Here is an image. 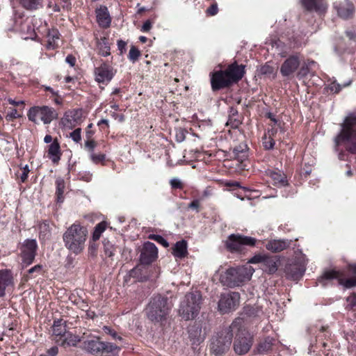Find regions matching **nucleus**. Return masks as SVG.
Wrapping results in <instances>:
<instances>
[{
    "label": "nucleus",
    "mask_w": 356,
    "mask_h": 356,
    "mask_svg": "<svg viewBox=\"0 0 356 356\" xmlns=\"http://www.w3.org/2000/svg\"><path fill=\"white\" fill-rule=\"evenodd\" d=\"M156 259V246L149 241L145 242L143 245L140 261L142 266H149Z\"/></svg>",
    "instance_id": "4468645a"
},
{
    "label": "nucleus",
    "mask_w": 356,
    "mask_h": 356,
    "mask_svg": "<svg viewBox=\"0 0 356 356\" xmlns=\"http://www.w3.org/2000/svg\"><path fill=\"white\" fill-rule=\"evenodd\" d=\"M279 261L276 257L266 254L261 268L268 274H273L277 270Z\"/></svg>",
    "instance_id": "aec40b11"
},
{
    "label": "nucleus",
    "mask_w": 356,
    "mask_h": 356,
    "mask_svg": "<svg viewBox=\"0 0 356 356\" xmlns=\"http://www.w3.org/2000/svg\"><path fill=\"white\" fill-rule=\"evenodd\" d=\"M245 74V66L234 63L229 65L225 70L211 73V85L213 91L227 88L240 81Z\"/></svg>",
    "instance_id": "f257e3e1"
},
{
    "label": "nucleus",
    "mask_w": 356,
    "mask_h": 356,
    "mask_svg": "<svg viewBox=\"0 0 356 356\" xmlns=\"http://www.w3.org/2000/svg\"><path fill=\"white\" fill-rule=\"evenodd\" d=\"M246 147L245 145H240L234 147L232 152L234 157L241 161L244 160L247 157Z\"/></svg>",
    "instance_id": "58836bf2"
},
{
    "label": "nucleus",
    "mask_w": 356,
    "mask_h": 356,
    "mask_svg": "<svg viewBox=\"0 0 356 356\" xmlns=\"http://www.w3.org/2000/svg\"><path fill=\"white\" fill-rule=\"evenodd\" d=\"M29 166L28 165H26L23 168H22V174L19 175V179H20V181L22 182H25L26 180H27V178H28V175L29 173Z\"/></svg>",
    "instance_id": "052dcab7"
},
{
    "label": "nucleus",
    "mask_w": 356,
    "mask_h": 356,
    "mask_svg": "<svg viewBox=\"0 0 356 356\" xmlns=\"http://www.w3.org/2000/svg\"><path fill=\"white\" fill-rule=\"evenodd\" d=\"M30 121L38 124L42 121L44 124H48L54 119L58 118L56 111L47 106L31 107L27 114Z\"/></svg>",
    "instance_id": "423d86ee"
},
{
    "label": "nucleus",
    "mask_w": 356,
    "mask_h": 356,
    "mask_svg": "<svg viewBox=\"0 0 356 356\" xmlns=\"http://www.w3.org/2000/svg\"><path fill=\"white\" fill-rule=\"evenodd\" d=\"M88 234L86 227L78 222L73 223L63 235L65 247L76 255L81 253L85 248Z\"/></svg>",
    "instance_id": "f03ea898"
},
{
    "label": "nucleus",
    "mask_w": 356,
    "mask_h": 356,
    "mask_svg": "<svg viewBox=\"0 0 356 356\" xmlns=\"http://www.w3.org/2000/svg\"><path fill=\"white\" fill-rule=\"evenodd\" d=\"M202 304L200 292L188 293L180 302L179 315L185 321L194 319L199 314Z\"/></svg>",
    "instance_id": "39448f33"
},
{
    "label": "nucleus",
    "mask_w": 356,
    "mask_h": 356,
    "mask_svg": "<svg viewBox=\"0 0 356 356\" xmlns=\"http://www.w3.org/2000/svg\"><path fill=\"white\" fill-rule=\"evenodd\" d=\"M81 348L94 356H118L120 347L110 342H104L99 337L89 338L82 343Z\"/></svg>",
    "instance_id": "20e7f679"
},
{
    "label": "nucleus",
    "mask_w": 356,
    "mask_h": 356,
    "mask_svg": "<svg viewBox=\"0 0 356 356\" xmlns=\"http://www.w3.org/2000/svg\"><path fill=\"white\" fill-rule=\"evenodd\" d=\"M56 341L60 343V346L66 348L76 346L81 341V339L79 336L68 332L60 340H56Z\"/></svg>",
    "instance_id": "bb28decb"
},
{
    "label": "nucleus",
    "mask_w": 356,
    "mask_h": 356,
    "mask_svg": "<svg viewBox=\"0 0 356 356\" xmlns=\"http://www.w3.org/2000/svg\"><path fill=\"white\" fill-rule=\"evenodd\" d=\"M343 143L346 149L352 154H356V129L347 138H341L340 144Z\"/></svg>",
    "instance_id": "7c9ffc66"
},
{
    "label": "nucleus",
    "mask_w": 356,
    "mask_h": 356,
    "mask_svg": "<svg viewBox=\"0 0 356 356\" xmlns=\"http://www.w3.org/2000/svg\"><path fill=\"white\" fill-rule=\"evenodd\" d=\"M40 236H42L44 238L49 237L50 236V228L49 223L43 222L39 225Z\"/></svg>",
    "instance_id": "49530a36"
},
{
    "label": "nucleus",
    "mask_w": 356,
    "mask_h": 356,
    "mask_svg": "<svg viewBox=\"0 0 356 356\" xmlns=\"http://www.w3.org/2000/svg\"><path fill=\"white\" fill-rule=\"evenodd\" d=\"M257 240L250 236L232 234L229 236L225 242L226 248L231 252L242 253L245 251V246H254Z\"/></svg>",
    "instance_id": "6e6552de"
},
{
    "label": "nucleus",
    "mask_w": 356,
    "mask_h": 356,
    "mask_svg": "<svg viewBox=\"0 0 356 356\" xmlns=\"http://www.w3.org/2000/svg\"><path fill=\"white\" fill-rule=\"evenodd\" d=\"M348 307L350 309L356 306V294L353 293L346 298Z\"/></svg>",
    "instance_id": "e2e57ef3"
},
{
    "label": "nucleus",
    "mask_w": 356,
    "mask_h": 356,
    "mask_svg": "<svg viewBox=\"0 0 356 356\" xmlns=\"http://www.w3.org/2000/svg\"><path fill=\"white\" fill-rule=\"evenodd\" d=\"M99 54L103 56L110 55V46L108 39L105 37L100 38L97 42Z\"/></svg>",
    "instance_id": "f704fd0d"
},
{
    "label": "nucleus",
    "mask_w": 356,
    "mask_h": 356,
    "mask_svg": "<svg viewBox=\"0 0 356 356\" xmlns=\"http://www.w3.org/2000/svg\"><path fill=\"white\" fill-rule=\"evenodd\" d=\"M291 243L288 240H270L266 244V248L273 252H280L288 248Z\"/></svg>",
    "instance_id": "412c9836"
},
{
    "label": "nucleus",
    "mask_w": 356,
    "mask_h": 356,
    "mask_svg": "<svg viewBox=\"0 0 356 356\" xmlns=\"http://www.w3.org/2000/svg\"><path fill=\"white\" fill-rule=\"evenodd\" d=\"M266 254H256L248 260V264H261L262 265L263 261L265 258Z\"/></svg>",
    "instance_id": "5fc2aeb1"
},
{
    "label": "nucleus",
    "mask_w": 356,
    "mask_h": 356,
    "mask_svg": "<svg viewBox=\"0 0 356 356\" xmlns=\"http://www.w3.org/2000/svg\"><path fill=\"white\" fill-rule=\"evenodd\" d=\"M300 65V60L298 56L289 57L282 65L280 72L284 76H288L294 73Z\"/></svg>",
    "instance_id": "f3484780"
},
{
    "label": "nucleus",
    "mask_w": 356,
    "mask_h": 356,
    "mask_svg": "<svg viewBox=\"0 0 356 356\" xmlns=\"http://www.w3.org/2000/svg\"><path fill=\"white\" fill-rule=\"evenodd\" d=\"M56 197L58 202L63 201V193L65 189V181L62 178H58L56 181Z\"/></svg>",
    "instance_id": "ea45409f"
},
{
    "label": "nucleus",
    "mask_w": 356,
    "mask_h": 356,
    "mask_svg": "<svg viewBox=\"0 0 356 356\" xmlns=\"http://www.w3.org/2000/svg\"><path fill=\"white\" fill-rule=\"evenodd\" d=\"M272 345L273 339L267 338L259 343L257 346V351L261 354L267 353L271 349Z\"/></svg>",
    "instance_id": "a19ab883"
},
{
    "label": "nucleus",
    "mask_w": 356,
    "mask_h": 356,
    "mask_svg": "<svg viewBox=\"0 0 356 356\" xmlns=\"http://www.w3.org/2000/svg\"><path fill=\"white\" fill-rule=\"evenodd\" d=\"M305 271V266L302 264H290L289 266L286 268V273L294 280L302 277Z\"/></svg>",
    "instance_id": "c756f323"
},
{
    "label": "nucleus",
    "mask_w": 356,
    "mask_h": 356,
    "mask_svg": "<svg viewBox=\"0 0 356 356\" xmlns=\"http://www.w3.org/2000/svg\"><path fill=\"white\" fill-rule=\"evenodd\" d=\"M90 159L92 160V161L95 164H97V163L102 162L105 160V154H96L94 152H92L90 154Z\"/></svg>",
    "instance_id": "864d4df0"
},
{
    "label": "nucleus",
    "mask_w": 356,
    "mask_h": 356,
    "mask_svg": "<svg viewBox=\"0 0 356 356\" xmlns=\"http://www.w3.org/2000/svg\"><path fill=\"white\" fill-rule=\"evenodd\" d=\"M218 12V6L216 3L212 4L210 7H209L207 10V14L210 16L216 15Z\"/></svg>",
    "instance_id": "0e129e2a"
},
{
    "label": "nucleus",
    "mask_w": 356,
    "mask_h": 356,
    "mask_svg": "<svg viewBox=\"0 0 356 356\" xmlns=\"http://www.w3.org/2000/svg\"><path fill=\"white\" fill-rule=\"evenodd\" d=\"M172 304L167 298H159L157 300V317L165 318L171 309Z\"/></svg>",
    "instance_id": "b1692460"
},
{
    "label": "nucleus",
    "mask_w": 356,
    "mask_h": 356,
    "mask_svg": "<svg viewBox=\"0 0 356 356\" xmlns=\"http://www.w3.org/2000/svg\"><path fill=\"white\" fill-rule=\"evenodd\" d=\"M29 19L24 18V16L22 14L15 15L14 18V24L12 28V30L14 31H17L18 27H21L25 22H26Z\"/></svg>",
    "instance_id": "a18cd8bd"
},
{
    "label": "nucleus",
    "mask_w": 356,
    "mask_h": 356,
    "mask_svg": "<svg viewBox=\"0 0 356 356\" xmlns=\"http://www.w3.org/2000/svg\"><path fill=\"white\" fill-rule=\"evenodd\" d=\"M48 156L54 163H58L60 159L61 151L57 138H55L48 147Z\"/></svg>",
    "instance_id": "5701e85b"
},
{
    "label": "nucleus",
    "mask_w": 356,
    "mask_h": 356,
    "mask_svg": "<svg viewBox=\"0 0 356 356\" xmlns=\"http://www.w3.org/2000/svg\"><path fill=\"white\" fill-rule=\"evenodd\" d=\"M236 337L234 341V350L238 355L246 354L253 343V337L250 333L243 328V323L236 329Z\"/></svg>",
    "instance_id": "0eeeda50"
},
{
    "label": "nucleus",
    "mask_w": 356,
    "mask_h": 356,
    "mask_svg": "<svg viewBox=\"0 0 356 356\" xmlns=\"http://www.w3.org/2000/svg\"><path fill=\"white\" fill-rule=\"evenodd\" d=\"M243 323H244L243 318H236L229 327L218 332L211 339V352L216 355H221L226 353L230 348L234 332Z\"/></svg>",
    "instance_id": "7ed1b4c3"
},
{
    "label": "nucleus",
    "mask_w": 356,
    "mask_h": 356,
    "mask_svg": "<svg viewBox=\"0 0 356 356\" xmlns=\"http://www.w3.org/2000/svg\"><path fill=\"white\" fill-rule=\"evenodd\" d=\"M263 146L266 149H271L275 145V140L273 138L268 137L267 135H264L263 137Z\"/></svg>",
    "instance_id": "de8ad7c7"
},
{
    "label": "nucleus",
    "mask_w": 356,
    "mask_h": 356,
    "mask_svg": "<svg viewBox=\"0 0 356 356\" xmlns=\"http://www.w3.org/2000/svg\"><path fill=\"white\" fill-rule=\"evenodd\" d=\"M47 47L49 49H54L56 46V40L59 38L58 32L56 30H52L47 36Z\"/></svg>",
    "instance_id": "37998d69"
},
{
    "label": "nucleus",
    "mask_w": 356,
    "mask_h": 356,
    "mask_svg": "<svg viewBox=\"0 0 356 356\" xmlns=\"http://www.w3.org/2000/svg\"><path fill=\"white\" fill-rule=\"evenodd\" d=\"M140 55L139 50L134 46H132L129 50L128 58L132 62L137 60Z\"/></svg>",
    "instance_id": "8fccbe9b"
},
{
    "label": "nucleus",
    "mask_w": 356,
    "mask_h": 356,
    "mask_svg": "<svg viewBox=\"0 0 356 356\" xmlns=\"http://www.w3.org/2000/svg\"><path fill=\"white\" fill-rule=\"evenodd\" d=\"M301 3L303 7L309 11L323 13L327 7L323 0H301Z\"/></svg>",
    "instance_id": "6ab92c4d"
},
{
    "label": "nucleus",
    "mask_w": 356,
    "mask_h": 356,
    "mask_svg": "<svg viewBox=\"0 0 356 356\" xmlns=\"http://www.w3.org/2000/svg\"><path fill=\"white\" fill-rule=\"evenodd\" d=\"M81 129L77 128L70 134V137L75 143H79L81 140Z\"/></svg>",
    "instance_id": "603ef678"
},
{
    "label": "nucleus",
    "mask_w": 356,
    "mask_h": 356,
    "mask_svg": "<svg viewBox=\"0 0 356 356\" xmlns=\"http://www.w3.org/2000/svg\"><path fill=\"white\" fill-rule=\"evenodd\" d=\"M97 21L99 26L102 28H108L111 23L108 8L106 6H100L96 10Z\"/></svg>",
    "instance_id": "a211bd4d"
},
{
    "label": "nucleus",
    "mask_w": 356,
    "mask_h": 356,
    "mask_svg": "<svg viewBox=\"0 0 356 356\" xmlns=\"http://www.w3.org/2000/svg\"><path fill=\"white\" fill-rule=\"evenodd\" d=\"M355 9L353 4L346 3L337 8V13L340 17L347 19L353 17Z\"/></svg>",
    "instance_id": "2f4dec72"
},
{
    "label": "nucleus",
    "mask_w": 356,
    "mask_h": 356,
    "mask_svg": "<svg viewBox=\"0 0 356 356\" xmlns=\"http://www.w3.org/2000/svg\"><path fill=\"white\" fill-rule=\"evenodd\" d=\"M58 353L57 346H53L48 349L44 353L41 354L40 356H56Z\"/></svg>",
    "instance_id": "bf43d9fd"
},
{
    "label": "nucleus",
    "mask_w": 356,
    "mask_h": 356,
    "mask_svg": "<svg viewBox=\"0 0 356 356\" xmlns=\"http://www.w3.org/2000/svg\"><path fill=\"white\" fill-rule=\"evenodd\" d=\"M16 32L20 33L22 35H26V38L35 35L34 29L29 19L21 27H18Z\"/></svg>",
    "instance_id": "c9c22d12"
},
{
    "label": "nucleus",
    "mask_w": 356,
    "mask_h": 356,
    "mask_svg": "<svg viewBox=\"0 0 356 356\" xmlns=\"http://www.w3.org/2000/svg\"><path fill=\"white\" fill-rule=\"evenodd\" d=\"M52 329L53 334L56 337H60L59 340L68 332H67L66 321L62 318L54 321Z\"/></svg>",
    "instance_id": "cd10ccee"
},
{
    "label": "nucleus",
    "mask_w": 356,
    "mask_h": 356,
    "mask_svg": "<svg viewBox=\"0 0 356 356\" xmlns=\"http://www.w3.org/2000/svg\"><path fill=\"white\" fill-rule=\"evenodd\" d=\"M170 184L173 189H182L184 188V184L181 180L179 178H172L170 180Z\"/></svg>",
    "instance_id": "3c124183"
},
{
    "label": "nucleus",
    "mask_w": 356,
    "mask_h": 356,
    "mask_svg": "<svg viewBox=\"0 0 356 356\" xmlns=\"http://www.w3.org/2000/svg\"><path fill=\"white\" fill-rule=\"evenodd\" d=\"M341 131L335 138V143L337 145H340L341 138H347L348 135L351 134L356 129V114L349 113L344 119L341 124Z\"/></svg>",
    "instance_id": "9b49d317"
},
{
    "label": "nucleus",
    "mask_w": 356,
    "mask_h": 356,
    "mask_svg": "<svg viewBox=\"0 0 356 356\" xmlns=\"http://www.w3.org/2000/svg\"><path fill=\"white\" fill-rule=\"evenodd\" d=\"M200 204V202L199 200H194L188 204V208L193 210H196V211L198 212Z\"/></svg>",
    "instance_id": "69168bd1"
},
{
    "label": "nucleus",
    "mask_w": 356,
    "mask_h": 356,
    "mask_svg": "<svg viewBox=\"0 0 356 356\" xmlns=\"http://www.w3.org/2000/svg\"><path fill=\"white\" fill-rule=\"evenodd\" d=\"M238 275L236 268H230L220 275V280L223 285L234 287L242 283Z\"/></svg>",
    "instance_id": "2eb2a0df"
},
{
    "label": "nucleus",
    "mask_w": 356,
    "mask_h": 356,
    "mask_svg": "<svg viewBox=\"0 0 356 356\" xmlns=\"http://www.w3.org/2000/svg\"><path fill=\"white\" fill-rule=\"evenodd\" d=\"M129 276L135 278L138 282H145L149 277L147 273L146 266H142L141 264L130 270L129 271Z\"/></svg>",
    "instance_id": "4be33fe9"
},
{
    "label": "nucleus",
    "mask_w": 356,
    "mask_h": 356,
    "mask_svg": "<svg viewBox=\"0 0 356 356\" xmlns=\"http://www.w3.org/2000/svg\"><path fill=\"white\" fill-rule=\"evenodd\" d=\"M269 175L270 178L273 179L275 185H287V180L286 179V176L281 172L271 171L270 172Z\"/></svg>",
    "instance_id": "72a5a7b5"
},
{
    "label": "nucleus",
    "mask_w": 356,
    "mask_h": 356,
    "mask_svg": "<svg viewBox=\"0 0 356 356\" xmlns=\"http://www.w3.org/2000/svg\"><path fill=\"white\" fill-rule=\"evenodd\" d=\"M103 245L105 254L110 258H113L115 255L116 248L109 241L106 239L104 240Z\"/></svg>",
    "instance_id": "c03bdc74"
},
{
    "label": "nucleus",
    "mask_w": 356,
    "mask_h": 356,
    "mask_svg": "<svg viewBox=\"0 0 356 356\" xmlns=\"http://www.w3.org/2000/svg\"><path fill=\"white\" fill-rule=\"evenodd\" d=\"M126 46L127 43L124 41L122 40L118 41V48L120 54H122L126 51Z\"/></svg>",
    "instance_id": "774afa93"
},
{
    "label": "nucleus",
    "mask_w": 356,
    "mask_h": 356,
    "mask_svg": "<svg viewBox=\"0 0 356 356\" xmlns=\"http://www.w3.org/2000/svg\"><path fill=\"white\" fill-rule=\"evenodd\" d=\"M12 284V276L8 270H0V298L4 296L6 288Z\"/></svg>",
    "instance_id": "c85d7f7f"
},
{
    "label": "nucleus",
    "mask_w": 356,
    "mask_h": 356,
    "mask_svg": "<svg viewBox=\"0 0 356 356\" xmlns=\"http://www.w3.org/2000/svg\"><path fill=\"white\" fill-rule=\"evenodd\" d=\"M107 223L105 221H102L98 223L95 227L92 234V240L96 241L99 239L101 234L106 229Z\"/></svg>",
    "instance_id": "79ce46f5"
},
{
    "label": "nucleus",
    "mask_w": 356,
    "mask_h": 356,
    "mask_svg": "<svg viewBox=\"0 0 356 356\" xmlns=\"http://www.w3.org/2000/svg\"><path fill=\"white\" fill-rule=\"evenodd\" d=\"M240 295L236 292L222 294L218 302V309L221 313H228L236 309L239 304Z\"/></svg>",
    "instance_id": "9d476101"
},
{
    "label": "nucleus",
    "mask_w": 356,
    "mask_h": 356,
    "mask_svg": "<svg viewBox=\"0 0 356 356\" xmlns=\"http://www.w3.org/2000/svg\"><path fill=\"white\" fill-rule=\"evenodd\" d=\"M94 73L97 82L108 83L114 76L115 71L111 65L104 62L95 68Z\"/></svg>",
    "instance_id": "ddd939ff"
},
{
    "label": "nucleus",
    "mask_w": 356,
    "mask_h": 356,
    "mask_svg": "<svg viewBox=\"0 0 356 356\" xmlns=\"http://www.w3.org/2000/svg\"><path fill=\"white\" fill-rule=\"evenodd\" d=\"M21 117V115L18 113L17 111L15 108L12 109L9 113L6 115V119L8 121H11L14 119H17Z\"/></svg>",
    "instance_id": "4d7b16f0"
},
{
    "label": "nucleus",
    "mask_w": 356,
    "mask_h": 356,
    "mask_svg": "<svg viewBox=\"0 0 356 356\" xmlns=\"http://www.w3.org/2000/svg\"><path fill=\"white\" fill-rule=\"evenodd\" d=\"M260 72L262 74H269L270 75V74H273L274 69L270 65L266 63V65H263L261 67Z\"/></svg>",
    "instance_id": "13d9d810"
},
{
    "label": "nucleus",
    "mask_w": 356,
    "mask_h": 356,
    "mask_svg": "<svg viewBox=\"0 0 356 356\" xmlns=\"http://www.w3.org/2000/svg\"><path fill=\"white\" fill-rule=\"evenodd\" d=\"M90 243L89 247H88V252L89 253L92 255L95 256L97 250V245L95 243Z\"/></svg>",
    "instance_id": "338daca9"
},
{
    "label": "nucleus",
    "mask_w": 356,
    "mask_h": 356,
    "mask_svg": "<svg viewBox=\"0 0 356 356\" xmlns=\"http://www.w3.org/2000/svg\"><path fill=\"white\" fill-rule=\"evenodd\" d=\"M81 115V110L69 111L65 113L61 122L66 128L73 129L80 123Z\"/></svg>",
    "instance_id": "dca6fc26"
},
{
    "label": "nucleus",
    "mask_w": 356,
    "mask_h": 356,
    "mask_svg": "<svg viewBox=\"0 0 356 356\" xmlns=\"http://www.w3.org/2000/svg\"><path fill=\"white\" fill-rule=\"evenodd\" d=\"M175 138L176 140L179 143H181L186 138V131L183 129H177L175 131Z\"/></svg>",
    "instance_id": "6e6d98bb"
},
{
    "label": "nucleus",
    "mask_w": 356,
    "mask_h": 356,
    "mask_svg": "<svg viewBox=\"0 0 356 356\" xmlns=\"http://www.w3.org/2000/svg\"><path fill=\"white\" fill-rule=\"evenodd\" d=\"M93 134L94 131H89L88 130L86 131L87 140L85 143V147L90 152V154L94 152V149L97 146V143L92 139Z\"/></svg>",
    "instance_id": "4c0bfd02"
},
{
    "label": "nucleus",
    "mask_w": 356,
    "mask_h": 356,
    "mask_svg": "<svg viewBox=\"0 0 356 356\" xmlns=\"http://www.w3.org/2000/svg\"><path fill=\"white\" fill-rule=\"evenodd\" d=\"M147 317L152 322L156 320V301L152 299L150 300L145 309Z\"/></svg>",
    "instance_id": "e433bc0d"
},
{
    "label": "nucleus",
    "mask_w": 356,
    "mask_h": 356,
    "mask_svg": "<svg viewBox=\"0 0 356 356\" xmlns=\"http://www.w3.org/2000/svg\"><path fill=\"white\" fill-rule=\"evenodd\" d=\"M38 244L35 239H26L21 245L20 257L22 263L26 266L31 265L35 257Z\"/></svg>",
    "instance_id": "1a4fd4ad"
},
{
    "label": "nucleus",
    "mask_w": 356,
    "mask_h": 356,
    "mask_svg": "<svg viewBox=\"0 0 356 356\" xmlns=\"http://www.w3.org/2000/svg\"><path fill=\"white\" fill-rule=\"evenodd\" d=\"M187 248L186 241H177L172 248V254L176 258L182 259L188 254Z\"/></svg>",
    "instance_id": "393cba45"
},
{
    "label": "nucleus",
    "mask_w": 356,
    "mask_h": 356,
    "mask_svg": "<svg viewBox=\"0 0 356 356\" xmlns=\"http://www.w3.org/2000/svg\"><path fill=\"white\" fill-rule=\"evenodd\" d=\"M343 274L339 270H331L325 271L321 277L320 282L323 283L324 280H337L340 285L346 289H350L356 286V278L353 277L348 279H344Z\"/></svg>",
    "instance_id": "f8f14e48"
},
{
    "label": "nucleus",
    "mask_w": 356,
    "mask_h": 356,
    "mask_svg": "<svg viewBox=\"0 0 356 356\" xmlns=\"http://www.w3.org/2000/svg\"><path fill=\"white\" fill-rule=\"evenodd\" d=\"M350 83V82H348L347 84L343 85V87L348 86ZM341 88H342V86L340 84L337 83L335 82L332 83L330 86V90L335 93L339 92L341 90Z\"/></svg>",
    "instance_id": "680f3d73"
},
{
    "label": "nucleus",
    "mask_w": 356,
    "mask_h": 356,
    "mask_svg": "<svg viewBox=\"0 0 356 356\" xmlns=\"http://www.w3.org/2000/svg\"><path fill=\"white\" fill-rule=\"evenodd\" d=\"M103 331L105 334L110 335L113 339L122 340V338L118 334L117 332L110 327L104 326Z\"/></svg>",
    "instance_id": "09e8293b"
},
{
    "label": "nucleus",
    "mask_w": 356,
    "mask_h": 356,
    "mask_svg": "<svg viewBox=\"0 0 356 356\" xmlns=\"http://www.w3.org/2000/svg\"><path fill=\"white\" fill-rule=\"evenodd\" d=\"M19 4L28 11H35L43 8V0H17Z\"/></svg>",
    "instance_id": "a878e982"
},
{
    "label": "nucleus",
    "mask_w": 356,
    "mask_h": 356,
    "mask_svg": "<svg viewBox=\"0 0 356 356\" xmlns=\"http://www.w3.org/2000/svg\"><path fill=\"white\" fill-rule=\"evenodd\" d=\"M236 268L242 282L249 280L254 272V268L250 266H241Z\"/></svg>",
    "instance_id": "473e14b6"
}]
</instances>
